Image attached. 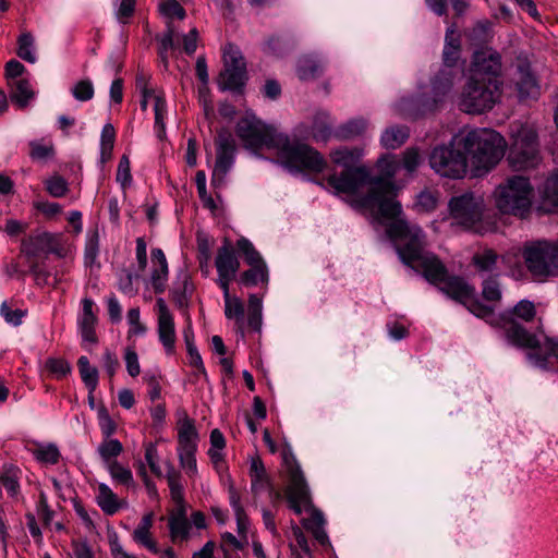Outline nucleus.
<instances>
[{"instance_id": "nucleus-64", "label": "nucleus", "mask_w": 558, "mask_h": 558, "mask_svg": "<svg viewBox=\"0 0 558 558\" xmlns=\"http://www.w3.org/2000/svg\"><path fill=\"white\" fill-rule=\"evenodd\" d=\"M145 460L150 471L158 477L162 476V471L158 464L157 448L153 444H148L145 449Z\"/></svg>"}, {"instance_id": "nucleus-50", "label": "nucleus", "mask_w": 558, "mask_h": 558, "mask_svg": "<svg viewBox=\"0 0 558 558\" xmlns=\"http://www.w3.org/2000/svg\"><path fill=\"white\" fill-rule=\"evenodd\" d=\"M159 10L171 23L173 19L183 20L185 17V10L177 0H161Z\"/></svg>"}, {"instance_id": "nucleus-12", "label": "nucleus", "mask_w": 558, "mask_h": 558, "mask_svg": "<svg viewBox=\"0 0 558 558\" xmlns=\"http://www.w3.org/2000/svg\"><path fill=\"white\" fill-rule=\"evenodd\" d=\"M22 252L28 257L52 254L58 258H72L74 245L61 232H38L23 241Z\"/></svg>"}, {"instance_id": "nucleus-13", "label": "nucleus", "mask_w": 558, "mask_h": 558, "mask_svg": "<svg viewBox=\"0 0 558 558\" xmlns=\"http://www.w3.org/2000/svg\"><path fill=\"white\" fill-rule=\"evenodd\" d=\"M456 141L436 146L429 155V166L440 177L461 179L466 174L468 160L465 154L454 148Z\"/></svg>"}, {"instance_id": "nucleus-7", "label": "nucleus", "mask_w": 558, "mask_h": 558, "mask_svg": "<svg viewBox=\"0 0 558 558\" xmlns=\"http://www.w3.org/2000/svg\"><path fill=\"white\" fill-rule=\"evenodd\" d=\"M499 320L501 322L505 338L510 344L522 349H541L546 351L545 355L537 352L527 353V359L533 366L548 369V356L558 360V337H546L541 342L534 333L513 322L511 317L502 315Z\"/></svg>"}, {"instance_id": "nucleus-55", "label": "nucleus", "mask_w": 558, "mask_h": 558, "mask_svg": "<svg viewBox=\"0 0 558 558\" xmlns=\"http://www.w3.org/2000/svg\"><path fill=\"white\" fill-rule=\"evenodd\" d=\"M72 95L78 101H87L94 97V85L89 80L78 81L72 87Z\"/></svg>"}, {"instance_id": "nucleus-20", "label": "nucleus", "mask_w": 558, "mask_h": 558, "mask_svg": "<svg viewBox=\"0 0 558 558\" xmlns=\"http://www.w3.org/2000/svg\"><path fill=\"white\" fill-rule=\"evenodd\" d=\"M168 526L173 543L185 542L192 536V525L186 518L184 507L177 508V510L169 515Z\"/></svg>"}, {"instance_id": "nucleus-51", "label": "nucleus", "mask_w": 558, "mask_h": 558, "mask_svg": "<svg viewBox=\"0 0 558 558\" xmlns=\"http://www.w3.org/2000/svg\"><path fill=\"white\" fill-rule=\"evenodd\" d=\"M400 161V168L402 167L408 173H413L422 162V158L418 149L408 148L402 155Z\"/></svg>"}, {"instance_id": "nucleus-45", "label": "nucleus", "mask_w": 558, "mask_h": 558, "mask_svg": "<svg viewBox=\"0 0 558 558\" xmlns=\"http://www.w3.org/2000/svg\"><path fill=\"white\" fill-rule=\"evenodd\" d=\"M263 302L256 294L248 298V324L255 330L260 329L262 325Z\"/></svg>"}, {"instance_id": "nucleus-34", "label": "nucleus", "mask_w": 558, "mask_h": 558, "mask_svg": "<svg viewBox=\"0 0 558 558\" xmlns=\"http://www.w3.org/2000/svg\"><path fill=\"white\" fill-rule=\"evenodd\" d=\"M225 301V315L228 319H235L236 324L242 325L244 319V305L240 298L232 296L229 288L221 289Z\"/></svg>"}, {"instance_id": "nucleus-61", "label": "nucleus", "mask_w": 558, "mask_h": 558, "mask_svg": "<svg viewBox=\"0 0 558 558\" xmlns=\"http://www.w3.org/2000/svg\"><path fill=\"white\" fill-rule=\"evenodd\" d=\"M46 189L53 197H61L68 192V183L61 177H52L46 181Z\"/></svg>"}, {"instance_id": "nucleus-24", "label": "nucleus", "mask_w": 558, "mask_h": 558, "mask_svg": "<svg viewBox=\"0 0 558 558\" xmlns=\"http://www.w3.org/2000/svg\"><path fill=\"white\" fill-rule=\"evenodd\" d=\"M251 490L254 495L270 487V481L266 473L263 461L258 457L251 458L250 462Z\"/></svg>"}, {"instance_id": "nucleus-35", "label": "nucleus", "mask_w": 558, "mask_h": 558, "mask_svg": "<svg viewBox=\"0 0 558 558\" xmlns=\"http://www.w3.org/2000/svg\"><path fill=\"white\" fill-rule=\"evenodd\" d=\"M408 137L409 129L407 126H390L383 132L380 143L387 149H396L400 147Z\"/></svg>"}, {"instance_id": "nucleus-3", "label": "nucleus", "mask_w": 558, "mask_h": 558, "mask_svg": "<svg viewBox=\"0 0 558 558\" xmlns=\"http://www.w3.org/2000/svg\"><path fill=\"white\" fill-rule=\"evenodd\" d=\"M235 131L247 149L257 151L266 148L274 151L278 161L290 171L320 172L326 167L324 157L316 149L278 132L255 116L246 114L241 118Z\"/></svg>"}, {"instance_id": "nucleus-37", "label": "nucleus", "mask_w": 558, "mask_h": 558, "mask_svg": "<svg viewBox=\"0 0 558 558\" xmlns=\"http://www.w3.org/2000/svg\"><path fill=\"white\" fill-rule=\"evenodd\" d=\"M259 282H268V269L266 264L251 266L250 269L243 271L239 278V283L245 287H254Z\"/></svg>"}, {"instance_id": "nucleus-27", "label": "nucleus", "mask_w": 558, "mask_h": 558, "mask_svg": "<svg viewBox=\"0 0 558 558\" xmlns=\"http://www.w3.org/2000/svg\"><path fill=\"white\" fill-rule=\"evenodd\" d=\"M198 433L194 422L184 416L178 424V448L197 449Z\"/></svg>"}, {"instance_id": "nucleus-18", "label": "nucleus", "mask_w": 558, "mask_h": 558, "mask_svg": "<svg viewBox=\"0 0 558 558\" xmlns=\"http://www.w3.org/2000/svg\"><path fill=\"white\" fill-rule=\"evenodd\" d=\"M156 307L158 316L157 332L159 341L161 342L167 354H173L175 351L177 340L174 317L163 299H157Z\"/></svg>"}, {"instance_id": "nucleus-63", "label": "nucleus", "mask_w": 558, "mask_h": 558, "mask_svg": "<svg viewBox=\"0 0 558 558\" xmlns=\"http://www.w3.org/2000/svg\"><path fill=\"white\" fill-rule=\"evenodd\" d=\"M483 296L487 301H499L501 299V290L496 279H487L483 284Z\"/></svg>"}, {"instance_id": "nucleus-54", "label": "nucleus", "mask_w": 558, "mask_h": 558, "mask_svg": "<svg viewBox=\"0 0 558 558\" xmlns=\"http://www.w3.org/2000/svg\"><path fill=\"white\" fill-rule=\"evenodd\" d=\"M510 315H514L515 317L525 322H531L536 315V308L533 302L529 300H521L515 304L508 316Z\"/></svg>"}, {"instance_id": "nucleus-22", "label": "nucleus", "mask_w": 558, "mask_h": 558, "mask_svg": "<svg viewBox=\"0 0 558 558\" xmlns=\"http://www.w3.org/2000/svg\"><path fill=\"white\" fill-rule=\"evenodd\" d=\"M153 523H154V513L153 512L146 513L142 518L138 525L134 529V531L132 533V538L135 543L145 547L153 554H158L159 548H158L157 542L155 541V538L153 537V534L150 532V530L153 527Z\"/></svg>"}, {"instance_id": "nucleus-58", "label": "nucleus", "mask_w": 558, "mask_h": 558, "mask_svg": "<svg viewBox=\"0 0 558 558\" xmlns=\"http://www.w3.org/2000/svg\"><path fill=\"white\" fill-rule=\"evenodd\" d=\"M125 367L130 376L136 377L141 373L138 355L134 348L128 347L124 351Z\"/></svg>"}, {"instance_id": "nucleus-46", "label": "nucleus", "mask_w": 558, "mask_h": 558, "mask_svg": "<svg viewBox=\"0 0 558 558\" xmlns=\"http://www.w3.org/2000/svg\"><path fill=\"white\" fill-rule=\"evenodd\" d=\"M29 147V156L34 160H46L54 153L53 144L50 141H32Z\"/></svg>"}, {"instance_id": "nucleus-6", "label": "nucleus", "mask_w": 558, "mask_h": 558, "mask_svg": "<svg viewBox=\"0 0 558 558\" xmlns=\"http://www.w3.org/2000/svg\"><path fill=\"white\" fill-rule=\"evenodd\" d=\"M458 145L464 150L471 174L482 177L502 159L507 144L498 132L483 128L464 133Z\"/></svg>"}, {"instance_id": "nucleus-44", "label": "nucleus", "mask_w": 558, "mask_h": 558, "mask_svg": "<svg viewBox=\"0 0 558 558\" xmlns=\"http://www.w3.org/2000/svg\"><path fill=\"white\" fill-rule=\"evenodd\" d=\"M99 254V235L98 231L94 230L87 233L86 243L84 248L85 264L92 266Z\"/></svg>"}, {"instance_id": "nucleus-4", "label": "nucleus", "mask_w": 558, "mask_h": 558, "mask_svg": "<svg viewBox=\"0 0 558 558\" xmlns=\"http://www.w3.org/2000/svg\"><path fill=\"white\" fill-rule=\"evenodd\" d=\"M500 70V56L496 51H475L466 83L458 97V107L476 114L490 110L501 96Z\"/></svg>"}, {"instance_id": "nucleus-41", "label": "nucleus", "mask_w": 558, "mask_h": 558, "mask_svg": "<svg viewBox=\"0 0 558 558\" xmlns=\"http://www.w3.org/2000/svg\"><path fill=\"white\" fill-rule=\"evenodd\" d=\"M236 248L244 256L245 262L250 266L262 265L265 263L253 243L246 238L242 236L236 241Z\"/></svg>"}, {"instance_id": "nucleus-38", "label": "nucleus", "mask_w": 558, "mask_h": 558, "mask_svg": "<svg viewBox=\"0 0 558 558\" xmlns=\"http://www.w3.org/2000/svg\"><path fill=\"white\" fill-rule=\"evenodd\" d=\"M77 366L83 383L88 388L90 393L94 392L98 385L97 368L90 365L89 360L86 356H81L78 359Z\"/></svg>"}, {"instance_id": "nucleus-31", "label": "nucleus", "mask_w": 558, "mask_h": 558, "mask_svg": "<svg viewBox=\"0 0 558 558\" xmlns=\"http://www.w3.org/2000/svg\"><path fill=\"white\" fill-rule=\"evenodd\" d=\"M166 465V477L170 489V496L177 504L178 508L184 507V492L181 483V474L171 462H168Z\"/></svg>"}, {"instance_id": "nucleus-25", "label": "nucleus", "mask_w": 558, "mask_h": 558, "mask_svg": "<svg viewBox=\"0 0 558 558\" xmlns=\"http://www.w3.org/2000/svg\"><path fill=\"white\" fill-rule=\"evenodd\" d=\"M11 100L19 107L25 108L35 97V93L27 80H15L8 83Z\"/></svg>"}, {"instance_id": "nucleus-2", "label": "nucleus", "mask_w": 558, "mask_h": 558, "mask_svg": "<svg viewBox=\"0 0 558 558\" xmlns=\"http://www.w3.org/2000/svg\"><path fill=\"white\" fill-rule=\"evenodd\" d=\"M377 168L380 172L378 177H371L365 168H359L342 177L329 175L327 183L335 194L350 196L352 206L391 219L387 229L389 233L390 227L402 220V207L396 201L398 187L392 181L400 169V161L395 155H385L378 159Z\"/></svg>"}, {"instance_id": "nucleus-8", "label": "nucleus", "mask_w": 558, "mask_h": 558, "mask_svg": "<svg viewBox=\"0 0 558 558\" xmlns=\"http://www.w3.org/2000/svg\"><path fill=\"white\" fill-rule=\"evenodd\" d=\"M493 198L500 213L525 217L532 207L533 187L527 178L513 175L496 186Z\"/></svg>"}, {"instance_id": "nucleus-56", "label": "nucleus", "mask_w": 558, "mask_h": 558, "mask_svg": "<svg viewBox=\"0 0 558 558\" xmlns=\"http://www.w3.org/2000/svg\"><path fill=\"white\" fill-rule=\"evenodd\" d=\"M46 369L56 378H62L66 376L71 367L69 363L62 359L50 357L46 361Z\"/></svg>"}, {"instance_id": "nucleus-19", "label": "nucleus", "mask_w": 558, "mask_h": 558, "mask_svg": "<svg viewBox=\"0 0 558 558\" xmlns=\"http://www.w3.org/2000/svg\"><path fill=\"white\" fill-rule=\"evenodd\" d=\"M235 143L231 134L221 132L217 137V159L213 179H222L231 169L234 161Z\"/></svg>"}, {"instance_id": "nucleus-28", "label": "nucleus", "mask_w": 558, "mask_h": 558, "mask_svg": "<svg viewBox=\"0 0 558 558\" xmlns=\"http://www.w3.org/2000/svg\"><path fill=\"white\" fill-rule=\"evenodd\" d=\"M96 502L104 513L112 515L120 509V502L117 494L105 483L98 484Z\"/></svg>"}, {"instance_id": "nucleus-33", "label": "nucleus", "mask_w": 558, "mask_h": 558, "mask_svg": "<svg viewBox=\"0 0 558 558\" xmlns=\"http://www.w3.org/2000/svg\"><path fill=\"white\" fill-rule=\"evenodd\" d=\"M122 451L123 446L121 441L116 438H104V440L97 447V453L99 454L105 466L117 462V458L122 453Z\"/></svg>"}, {"instance_id": "nucleus-62", "label": "nucleus", "mask_w": 558, "mask_h": 558, "mask_svg": "<svg viewBox=\"0 0 558 558\" xmlns=\"http://www.w3.org/2000/svg\"><path fill=\"white\" fill-rule=\"evenodd\" d=\"M0 313L4 320L13 326L21 325L22 318L25 316V312L22 310H11L7 302L1 304Z\"/></svg>"}, {"instance_id": "nucleus-36", "label": "nucleus", "mask_w": 558, "mask_h": 558, "mask_svg": "<svg viewBox=\"0 0 558 558\" xmlns=\"http://www.w3.org/2000/svg\"><path fill=\"white\" fill-rule=\"evenodd\" d=\"M105 468L114 483L123 485L126 488L135 487L134 477L130 468L121 464L119 461L110 463Z\"/></svg>"}, {"instance_id": "nucleus-60", "label": "nucleus", "mask_w": 558, "mask_h": 558, "mask_svg": "<svg viewBox=\"0 0 558 558\" xmlns=\"http://www.w3.org/2000/svg\"><path fill=\"white\" fill-rule=\"evenodd\" d=\"M178 38L174 26L171 22H167V32L160 38V54L166 60V52L174 47V41Z\"/></svg>"}, {"instance_id": "nucleus-5", "label": "nucleus", "mask_w": 558, "mask_h": 558, "mask_svg": "<svg viewBox=\"0 0 558 558\" xmlns=\"http://www.w3.org/2000/svg\"><path fill=\"white\" fill-rule=\"evenodd\" d=\"M281 458L283 472L287 477L284 494L289 507L296 514H301L303 511L308 513L307 518L302 519V525L310 531L320 544L327 543L328 536L324 530L325 518L312 504L311 493L304 473L289 445H286L282 449Z\"/></svg>"}, {"instance_id": "nucleus-47", "label": "nucleus", "mask_w": 558, "mask_h": 558, "mask_svg": "<svg viewBox=\"0 0 558 558\" xmlns=\"http://www.w3.org/2000/svg\"><path fill=\"white\" fill-rule=\"evenodd\" d=\"M97 418L104 438H111L117 430V424L102 404L97 408Z\"/></svg>"}, {"instance_id": "nucleus-48", "label": "nucleus", "mask_w": 558, "mask_h": 558, "mask_svg": "<svg viewBox=\"0 0 558 558\" xmlns=\"http://www.w3.org/2000/svg\"><path fill=\"white\" fill-rule=\"evenodd\" d=\"M438 204V193L430 190H424L416 196L415 207L420 211L429 213L436 209Z\"/></svg>"}, {"instance_id": "nucleus-9", "label": "nucleus", "mask_w": 558, "mask_h": 558, "mask_svg": "<svg viewBox=\"0 0 558 558\" xmlns=\"http://www.w3.org/2000/svg\"><path fill=\"white\" fill-rule=\"evenodd\" d=\"M526 269L536 280L558 276V239L526 242L521 250Z\"/></svg>"}, {"instance_id": "nucleus-10", "label": "nucleus", "mask_w": 558, "mask_h": 558, "mask_svg": "<svg viewBox=\"0 0 558 558\" xmlns=\"http://www.w3.org/2000/svg\"><path fill=\"white\" fill-rule=\"evenodd\" d=\"M448 208L454 223L466 230L483 232L481 221L486 209L483 195L471 191L463 192L450 198Z\"/></svg>"}, {"instance_id": "nucleus-29", "label": "nucleus", "mask_w": 558, "mask_h": 558, "mask_svg": "<svg viewBox=\"0 0 558 558\" xmlns=\"http://www.w3.org/2000/svg\"><path fill=\"white\" fill-rule=\"evenodd\" d=\"M543 205L547 210L558 207V169L553 171L545 180L541 190Z\"/></svg>"}, {"instance_id": "nucleus-32", "label": "nucleus", "mask_w": 558, "mask_h": 558, "mask_svg": "<svg viewBox=\"0 0 558 558\" xmlns=\"http://www.w3.org/2000/svg\"><path fill=\"white\" fill-rule=\"evenodd\" d=\"M323 63L314 56H303L299 59L296 65V74L300 80H314L323 72Z\"/></svg>"}, {"instance_id": "nucleus-11", "label": "nucleus", "mask_w": 558, "mask_h": 558, "mask_svg": "<svg viewBox=\"0 0 558 558\" xmlns=\"http://www.w3.org/2000/svg\"><path fill=\"white\" fill-rule=\"evenodd\" d=\"M511 138L512 143L508 154L510 166L515 170L536 167L541 157L535 130L529 125H514Z\"/></svg>"}, {"instance_id": "nucleus-57", "label": "nucleus", "mask_w": 558, "mask_h": 558, "mask_svg": "<svg viewBox=\"0 0 558 558\" xmlns=\"http://www.w3.org/2000/svg\"><path fill=\"white\" fill-rule=\"evenodd\" d=\"M117 182H119L123 189L129 186L132 182L131 162L126 155H123L119 161L117 169Z\"/></svg>"}, {"instance_id": "nucleus-59", "label": "nucleus", "mask_w": 558, "mask_h": 558, "mask_svg": "<svg viewBox=\"0 0 558 558\" xmlns=\"http://www.w3.org/2000/svg\"><path fill=\"white\" fill-rule=\"evenodd\" d=\"M94 301L85 298L82 301V314L78 318V325H96L97 317L94 313Z\"/></svg>"}, {"instance_id": "nucleus-39", "label": "nucleus", "mask_w": 558, "mask_h": 558, "mask_svg": "<svg viewBox=\"0 0 558 558\" xmlns=\"http://www.w3.org/2000/svg\"><path fill=\"white\" fill-rule=\"evenodd\" d=\"M367 128L366 120L359 118L353 119L345 124L341 125L335 133L338 138L348 140L359 136L365 132Z\"/></svg>"}, {"instance_id": "nucleus-17", "label": "nucleus", "mask_w": 558, "mask_h": 558, "mask_svg": "<svg viewBox=\"0 0 558 558\" xmlns=\"http://www.w3.org/2000/svg\"><path fill=\"white\" fill-rule=\"evenodd\" d=\"M460 49L454 47L444 46L442 57L445 68L438 73L433 81V92L435 95L434 102L437 104L445 96H447L453 87L454 75L451 66L456 64L459 59Z\"/></svg>"}, {"instance_id": "nucleus-30", "label": "nucleus", "mask_w": 558, "mask_h": 558, "mask_svg": "<svg viewBox=\"0 0 558 558\" xmlns=\"http://www.w3.org/2000/svg\"><path fill=\"white\" fill-rule=\"evenodd\" d=\"M332 122L329 113L325 111H318L313 118V124L311 129L312 136L315 141L326 142L332 134Z\"/></svg>"}, {"instance_id": "nucleus-15", "label": "nucleus", "mask_w": 558, "mask_h": 558, "mask_svg": "<svg viewBox=\"0 0 558 558\" xmlns=\"http://www.w3.org/2000/svg\"><path fill=\"white\" fill-rule=\"evenodd\" d=\"M136 86L142 94V109L146 110L149 105L153 106L155 112V132L159 140H163L166 137L165 119L168 114V108L163 93L148 87L147 77L144 73L137 75Z\"/></svg>"}, {"instance_id": "nucleus-16", "label": "nucleus", "mask_w": 558, "mask_h": 558, "mask_svg": "<svg viewBox=\"0 0 558 558\" xmlns=\"http://www.w3.org/2000/svg\"><path fill=\"white\" fill-rule=\"evenodd\" d=\"M215 267L217 270V284L220 289L229 288L230 283L235 279L240 269V260L229 241L217 250L215 257Z\"/></svg>"}, {"instance_id": "nucleus-52", "label": "nucleus", "mask_w": 558, "mask_h": 558, "mask_svg": "<svg viewBox=\"0 0 558 558\" xmlns=\"http://www.w3.org/2000/svg\"><path fill=\"white\" fill-rule=\"evenodd\" d=\"M33 453L38 461L47 464H56L60 458L59 449L54 445L39 446Z\"/></svg>"}, {"instance_id": "nucleus-40", "label": "nucleus", "mask_w": 558, "mask_h": 558, "mask_svg": "<svg viewBox=\"0 0 558 558\" xmlns=\"http://www.w3.org/2000/svg\"><path fill=\"white\" fill-rule=\"evenodd\" d=\"M181 468L189 477H195L198 473L195 453L197 449L177 448Z\"/></svg>"}, {"instance_id": "nucleus-21", "label": "nucleus", "mask_w": 558, "mask_h": 558, "mask_svg": "<svg viewBox=\"0 0 558 558\" xmlns=\"http://www.w3.org/2000/svg\"><path fill=\"white\" fill-rule=\"evenodd\" d=\"M153 263L151 286L157 293L165 291L168 280V263L166 255L161 248H153L150 253Z\"/></svg>"}, {"instance_id": "nucleus-49", "label": "nucleus", "mask_w": 558, "mask_h": 558, "mask_svg": "<svg viewBox=\"0 0 558 558\" xmlns=\"http://www.w3.org/2000/svg\"><path fill=\"white\" fill-rule=\"evenodd\" d=\"M498 255L492 251L486 250L482 253L475 254L473 263L480 271H493L496 267Z\"/></svg>"}, {"instance_id": "nucleus-53", "label": "nucleus", "mask_w": 558, "mask_h": 558, "mask_svg": "<svg viewBox=\"0 0 558 558\" xmlns=\"http://www.w3.org/2000/svg\"><path fill=\"white\" fill-rule=\"evenodd\" d=\"M130 325L129 337L143 336L146 333V326L141 322V312L138 307L130 308L126 315Z\"/></svg>"}, {"instance_id": "nucleus-23", "label": "nucleus", "mask_w": 558, "mask_h": 558, "mask_svg": "<svg viewBox=\"0 0 558 558\" xmlns=\"http://www.w3.org/2000/svg\"><path fill=\"white\" fill-rule=\"evenodd\" d=\"M520 99H537L541 94L539 85L534 75L527 69H520L515 81Z\"/></svg>"}, {"instance_id": "nucleus-42", "label": "nucleus", "mask_w": 558, "mask_h": 558, "mask_svg": "<svg viewBox=\"0 0 558 558\" xmlns=\"http://www.w3.org/2000/svg\"><path fill=\"white\" fill-rule=\"evenodd\" d=\"M291 534H292V541L290 543V547L292 550V555H295V558H301L300 553L298 549L301 550V553L311 556V549L307 543V539L302 532L301 527L296 524L291 525Z\"/></svg>"}, {"instance_id": "nucleus-14", "label": "nucleus", "mask_w": 558, "mask_h": 558, "mask_svg": "<svg viewBox=\"0 0 558 558\" xmlns=\"http://www.w3.org/2000/svg\"><path fill=\"white\" fill-rule=\"evenodd\" d=\"M223 70L218 78L221 90H235L244 85L246 78V65L238 47L228 45L223 49Z\"/></svg>"}, {"instance_id": "nucleus-1", "label": "nucleus", "mask_w": 558, "mask_h": 558, "mask_svg": "<svg viewBox=\"0 0 558 558\" xmlns=\"http://www.w3.org/2000/svg\"><path fill=\"white\" fill-rule=\"evenodd\" d=\"M389 236L396 242L399 257L405 265L422 271L428 282L466 306L475 316L495 324L493 308L477 301L474 287L461 277L448 276L440 259L425 250V235L418 226L399 220L390 227Z\"/></svg>"}, {"instance_id": "nucleus-43", "label": "nucleus", "mask_w": 558, "mask_h": 558, "mask_svg": "<svg viewBox=\"0 0 558 558\" xmlns=\"http://www.w3.org/2000/svg\"><path fill=\"white\" fill-rule=\"evenodd\" d=\"M17 56L23 60L35 63L37 58L34 50V38L29 33H24L19 37Z\"/></svg>"}, {"instance_id": "nucleus-26", "label": "nucleus", "mask_w": 558, "mask_h": 558, "mask_svg": "<svg viewBox=\"0 0 558 558\" xmlns=\"http://www.w3.org/2000/svg\"><path fill=\"white\" fill-rule=\"evenodd\" d=\"M362 150L359 148H348V147H341L338 149H335L330 154V158L333 161V163L341 166L345 168V170L339 174V177H342L347 174L349 171L353 169H359L360 167H353L354 163L361 158ZM338 177V174H335Z\"/></svg>"}]
</instances>
